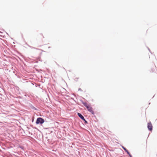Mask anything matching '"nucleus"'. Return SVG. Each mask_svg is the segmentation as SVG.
I'll return each instance as SVG.
<instances>
[{"label": "nucleus", "instance_id": "nucleus-1", "mask_svg": "<svg viewBox=\"0 0 157 157\" xmlns=\"http://www.w3.org/2000/svg\"><path fill=\"white\" fill-rule=\"evenodd\" d=\"M44 122V120L40 117L38 118L36 121L37 124H42Z\"/></svg>", "mask_w": 157, "mask_h": 157}, {"label": "nucleus", "instance_id": "nucleus-2", "mask_svg": "<svg viewBox=\"0 0 157 157\" xmlns=\"http://www.w3.org/2000/svg\"><path fill=\"white\" fill-rule=\"evenodd\" d=\"M86 108L92 114L94 113V111L92 110V109L90 106L88 105V106H87Z\"/></svg>", "mask_w": 157, "mask_h": 157}, {"label": "nucleus", "instance_id": "nucleus-3", "mask_svg": "<svg viewBox=\"0 0 157 157\" xmlns=\"http://www.w3.org/2000/svg\"><path fill=\"white\" fill-rule=\"evenodd\" d=\"M78 115L82 120L84 121H85L83 116L81 114L78 113Z\"/></svg>", "mask_w": 157, "mask_h": 157}, {"label": "nucleus", "instance_id": "nucleus-4", "mask_svg": "<svg viewBox=\"0 0 157 157\" xmlns=\"http://www.w3.org/2000/svg\"><path fill=\"white\" fill-rule=\"evenodd\" d=\"M152 126L151 122H150L148 123L147 128H152Z\"/></svg>", "mask_w": 157, "mask_h": 157}, {"label": "nucleus", "instance_id": "nucleus-5", "mask_svg": "<svg viewBox=\"0 0 157 157\" xmlns=\"http://www.w3.org/2000/svg\"><path fill=\"white\" fill-rule=\"evenodd\" d=\"M83 104L86 107H87V106H88L89 105L86 102L83 103Z\"/></svg>", "mask_w": 157, "mask_h": 157}, {"label": "nucleus", "instance_id": "nucleus-6", "mask_svg": "<svg viewBox=\"0 0 157 157\" xmlns=\"http://www.w3.org/2000/svg\"><path fill=\"white\" fill-rule=\"evenodd\" d=\"M125 151L127 152V153H128V154L129 155H130L129 152L128 151V150H126Z\"/></svg>", "mask_w": 157, "mask_h": 157}, {"label": "nucleus", "instance_id": "nucleus-7", "mask_svg": "<svg viewBox=\"0 0 157 157\" xmlns=\"http://www.w3.org/2000/svg\"><path fill=\"white\" fill-rule=\"evenodd\" d=\"M123 148L124 149L125 151L126 150V149L124 147H123Z\"/></svg>", "mask_w": 157, "mask_h": 157}, {"label": "nucleus", "instance_id": "nucleus-8", "mask_svg": "<svg viewBox=\"0 0 157 157\" xmlns=\"http://www.w3.org/2000/svg\"><path fill=\"white\" fill-rule=\"evenodd\" d=\"M148 129H149V130L151 131L152 130V128H148Z\"/></svg>", "mask_w": 157, "mask_h": 157}, {"label": "nucleus", "instance_id": "nucleus-9", "mask_svg": "<svg viewBox=\"0 0 157 157\" xmlns=\"http://www.w3.org/2000/svg\"><path fill=\"white\" fill-rule=\"evenodd\" d=\"M79 90H81V91H82V90H81V89H79Z\"/></svg>", "mask_w": 157, "mask_h": 157}]
</instances>
